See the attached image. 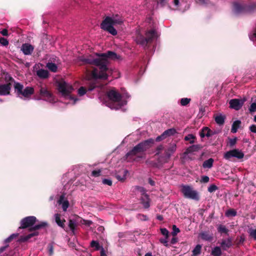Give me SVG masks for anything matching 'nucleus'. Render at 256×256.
I'll list each match as a JSON object with an SVG mask.
<instances>
[{"label":"nucleus","mask_w":256,"mask_h":256,"mask_svg":"<svg viewBox=\"0 0 256 256\" xmlns=\"http://www.w3.org/2000/svg\"><path fill=\"white\" fill-rule=\"evenodd\" d=\"M96 55L98 56L96 58H93L90 56L82 59V61L85 64L94 65L98 68V70L94 68L88 76V90L89 91L92 90L97 86L96 82L97 80L107 79L108 75L106 72L108 70V59L115 60L118 59L120 57V56L112 51H108L105 53L96 54Z\"/></svg>","instance_id":"1"},{"label":"nucleus","mask_w":256,"mask_h":256,"mask_svg":"<svg viewBox=\"0 0 256 256\" xmlns=\"http://www.w3.org/2000/svg\"><path fill=\"white\" fill-rule=\"evenodd\" d=\"M9 82L5 84H0V96H7L10 94L12 84H14V92L18 97L22 98H30L34 94V88L26 86L24 88V85L20 82H16L12 76L8 78Z\"/></svg>","instance_id":"2"},{"label":"nucleus","mask_w":256,"mask_h":256,"mask_svg":"<svg viewBox=\"0 0 256 256\" xmlns=\"http://www.w3.org/2000/svg\"><path fill=\"white\" fill-rule=\"evenodd\" d=\"M38 221L36 218L34 216H26L20 222V226L18 229L28 228V231L32 232L30 234L24 236H22L19 238L18 242H24L33 236H38L39 232L37 231L38 230L44 228L48 226L46 222H40L39 224H35Z\"/></svg>","instance_id":"3"},{"label":"nucleus","mask_w":256,"mask_h":256,"mask_svg":"<svg viewBox=\"0 0 256 256\" xmlns=\"http://www.w3.org/2000/svg\"><path fill=\"white\" fill-rule=\"evenodd\" d=\"M154 143V140L152 138H149L142 142L126 154V158L135 160V158H134V156H136L138 158H142V156L140 154L151 148Z\"/></svg>","instance_id":"4"},{"label":"nucleus","mask_w":256,"mask_h":256,"mask_svg":"<svg viewBox=\"0 0 256 256\" xmlns=\"http://www.w3.org/2000/svg\"><path fill=\"white\" fill-rule=\"evenodd\" d=\"M156 37V31L155 28H153L146 30L144 36L141 34L140 32H137L135 40L138 44L146 48L148 45L151 44Z\"/></svg>","instance_id":"5"},{"label":"nucleus","mask_w":256,"mask_h":256,"mask_svg":"<svg viewBox=\"0 0 256 256\" xmlns=\"http://www.w3.org/2000/svg\"><path fill=\"white\" fill-rule=\"evenodd\" d=\"M107 96L108 99L112 102V106H110L111 108L118 110L126 104L127 102L122 100V94L114 88L107 92Z\"/></svg>","instance_id":"6"},{"label":"nucleus","mask_w":256,"mask_h":256,"mask_svg":"<svg viewBox=\"0 0 256 256\" xmlns=\"http://www.w3.org/2000/svg\"><path fill=\"white\" fill-rule=\"evenodd\" d=\"M118 22V20H115V21L114 22L112 20V17L107 16L102 21L100 26L102 30L108 32L113 36H116L118 32L116 30L114 27V23Z\"/></svg>","instance_id":"7"},{"label":"nucleus","mask_w":256,"mask_h":256,"mask_svg":"<svg viewBox=\"0 0 256 256\" xmlns=\"http://www.w3.org/2000/svg\"><path fill=\"white\" fill-rule=\"evenodd\" d=\"M182 192L186 198L194 200H198L199 196L198 192L194 190L190 186H184L182 188Z\"/></svg>","instance_id":"8"},{"label":"nucleus","mask_w":256,"mask_h":256,"mask_svg":"<svg viewBox=\"0 0 256 256\" xmlns=\"http://www.w3.org/2000/svg\"><path fill=\"white\" fill-rule=\"evenodd\" d=\"M58 90L64 96H68L73 90L72 86L64 81H61L58 83Z\"/></svg>","instance_id":"9"},{"label":"nucleus","mask_w":256,"mask_h":256,"mask_svg":"<svg viewBox=\"0 0 256 256\" xmlns=\"http://www.w3.org/2000/svg\"><path fill=\"white\" fill-rule=\"evenodd\" d=\"M39 94L40 98H38V100L42 99L50 102L54 101L52 94L48 90L46 86H40Z\"/></svg>","instance_id":"10"},{"label":"nucleus","mask_w":256,"mask_h":256,"mask_svg":"<svg viewBox=\"0 0 256 256\" xmlns=\"http://www.w3.org/2000/svg\"><path fill=\"white\" fill-rule=\"evenodd\" d=\"M244 101V100L242 99H232L229 102L230 106L235 110H239L242 106Z\"/></svg>","instance_id":"11"},{"label":"nucleus","mask_w":256,"mask_h":256,"mask_svg":"<svg viewBox=\"0 0 256 256\" xmlns=\"http://www.w3.org/2000/svg\"><path fill=\"white\" fill-rule=\"evenodd\" d=\"M216 134V132L212 130L210 128L206 126L204 127L200 131V136L202 138H204V136L209 138Z\"/></svg>","instance_id":"12"},{"label":"nucleus","mask_w":256,"mask_h":256,"mask_svg":"<svg viewBox=\"0 0 256 256\" xmlns=\"http://www.w3.org/2000/svg\"><path fill=\"white\" fill-rule=\"evenodd\" d=\"M34 47L29 44H24L21 47V50L25 55H30L32 52Z\"/></svg>","instance_id":"13"},{"label":"nucleus","mask_w":256,"mask_h":256,"mask_svg":"<svg viewBox=\"0 0 256 256\" xmlns=\"http://www.w3.org/2000/svg\"><path fill=\"white\" fill-rule=\"evenodd\" d=\"M234 10L236 14L245 13V4L234 2Z\"/></svg>","instance_id":"14"},{"label":"nucleus","mask_w":256,"mask_h":256,"mask_svg":"<svg viewBox=\"0 0 256 256\" xmlns=\"http://www.w3.org/2000/svg\"><path fill=\"white\" fill-rule=\"evenodd\" d=\"M176 148V144L173 143L170 144L168 148L165 150V156L166 159H168L171 155L174 153Z\"/></svg>","instance_id":"15"},{"label":"nucleus","mask_w":256,"mask_h":256,"mask_svg":"<svg viewBox=\"0 0 256 256\" xmlns=\"http://www.w3.org/2000/svg\"><path fill=\"white\" fill-rule=\"evenodd\" d=\"M202 148V146L200 144H194L188 147L184 152V154H187L193 152H198Z\"/></svg>","instance_id":"16"},{"label":"nucleus","mask_w":256,"mask_h":256,"mask_svg":"<svg viewBox=\"0 0 256 256\" xmlns=\"http://www.w3.org/2000/svg\"><path fill=\"white\" fill-rule=\"evenodd\" d=\"M220 246L223 250H226L232 246V239L230 238H228L227 240H223L220 243Z\"/></svg>","instance_id":"17"},{"label":"nucleus","mask_w":256,"mask_h":256,"mask_svg":"<svg viewBox=\"0 0 256 256\" xmlns=\"http://www.w3.org/2000/svg\"><path fill=\"white\" fill-rule=\"evenodd\" d=\"M150 198L147 194H144L143 196L140 198V202L142 204L144 208H148L150 206Z\"/></svg>","instance_id":"18"},{"label":"nucleus","mask_w":256,"mask_h":256,"mask_svg":"<svg viewBox=\"0 0 256 256\" xmlns=\"http://www.w3.org/2000/svg\"><path fill=\"white\" fill-rule=\"evenodd\" d=\"M200 236L202 240L206 241H211L213 238L212 234L207 231L202 232L200 233Z\"/></svg>","instance_id":"19"},{"label":"nucleus","mask_w":256,"mask_h":256,"mask_svg":"<svg viewBox=\"0 0 256 256\" xmlns=\"http://www.w3.org/2000/svg\"><path fill=\"white\" fill-rule=\"evenodd\" d=\"M55 221L57 224L62 228H64L65 224L64 222L66 220L64 219H60V214H54Z\"/></svg>","instance_id":"20"},{"label":"nucleus","mask_w":256,"mask_h":256,"mask_svg":"<svg viewBox=\"0 0 256 256\" xmlns=\"http://www.w3.org/2000/svg\"><path fill=\"white\" fill-rule=\"evenodd\" d=\"M214 162V160L212 158H210L204 162L202 167L204 168H210L212 167Z\"/></svg>","instance_id":"21"},{"label":"nucleus","mask_w":256,"mask_h":256,"mask_svg":"<svg viewBox=\"0 0 256 256\" xmlns=\"http://www.w3.org/2000/svg\"><path fill=\"white\" fill-rule=\"evenodd\" d=\"M64 196H60V198L58 200V203L59 204H62V208L64 211H66L67 208H68L69 206V202H68L66 200L64 201Z\"/></svg>","instance_id":"22"},{"label":"nucleus","mask_w":256,"mask_h":256,"mask_svg":"<svg viewBox=\"0 0 256 256\" xmlns=\"http://www.w3.org/2000/svg\"><path fill=\"white\" fill-rule=\"evenodd\" d=\"M241 124V121L237 120L234 121L232 126L231 132L232 133H236L237 132L238 128H240Z\"/></svg>","instance_id":"23"},{"label":"nucleus","mask_w":256,"mask_h":256,"mask_svg":"<svg viewBox=\"0 0 256 256\" xmlns=\"http://www.w3.org/2000/svg\"><path fill=\"white\" fill-rule=\"evenodd\" d=\"M37 75L40 78H46L48 76V72L47 70L41 69L37 72Z\"/></svg>","instance_id":"24"},{"label":"nucleus","mask_w":256,"mask_h":256,"mask_svg":"<svg viewBox=\"0 0 256 256\" xmlns=\"http://www.w3.org/2000/svg\"><path fill=\"white\" fill-rule=\"evenodd\" d=\"M226 117L224 116H222V114H220L218 116H216L215 117V121L220 126L222 125L224 123Z\"/></svg>","instance_id":"25"},{"label":"nucleus","mask_w":256,"mask_h":256,"mask_svg":"<svg viewBox=\"0 0 256 256\" xmlns=\"http://www.w3.org/2000/svg\"><path fill=\"white\" fill-rule=\"evenodd\" d=\"M202 246L200 244H197L194 249L192 250V256H198L201 253Z\"/></svg>","instance_id":"26"},{"label":"nucleus","mask_w":256,"mask_h":256,"mask_svg":"<svg viewBox=\"0 0 256 256\" xmlns=\"http://www.w3.org/2000/svg\"><path fill=\"white\" fill-rule=\"evenodd\" d=\"M237 214L236 211L234 208H230L225 212V216L226 217H234Z\"/></svg>","instance_id":"27"},{"label":"nucleus","mask_w":256,"mask_h":256,"mask_svg":"<svg viewBox=\"0 0 256 256\" xmlns=\"http://www.w3.org/2000/svg\"><path fill=\"white\" fill-rule=\"evenodd\" d=\"M256 8L255 4H245V13H250L254 11Z\"/></svg>","instance_id":"28"},{"label":"nucleus","mask_w":256,"mask_h":256,"mask_svg":"<svg viewBox=\"0 0 256 256\" xmlns=\"http://www.w3.org/2000/svg\"><path fill=\"white\" fill-rule=\"evenodd\" d=\"M234 158L241 159L244 157V154L238 149H234Z\"/></svg>","instance_id":"29"},{"label":"nucleus","mask_w":256,"mask_h":256,"mask_svg":"<svg viewBox=\"0 0 256 256\" xmlns=\"http://www.w3.org/2000/svg\"><path fill=\"white\" fill-rule=\"evenodd\" d=\"M68 228L72 230V233L74 234V231L76 229V228L78 226L75 224L74 221L72 220V219H70L68 220Z\"/></svg>","instance_id":"30"},{"label":"nucleus","mask_w":256,"mask_h":256,"mask_svg":"<svg viewBox=\"0 0 256 256\" xmlns=\"http://www.w3.org/2000/svg\"><path fill=\"white\" fill-rule=\"evenodd\" d=\"M163 133L166 137L168 138V136L174 134L176 133V130L174 128H172L165 130Z\"/></svg>","instance_id":"31"},{"label":"nucleus","mask_w":256,"mask_h":256,"mask_svg":"<svg viewBox=\"0 0 256 256\" xmlns=\"http://www.w3.org/2000/svg\"><path fill=\"white\" fill-rule=\"evenodd\" d=\"M234 157V150H230L226 153L224 156V158L226 160H230L231 158Z\"/></svg>","instance_id":"32"},{"label":"nucleus","mask_w":256,"mask_h":256,"mask_svg":"<svg viewBox=\"0 0 256 256\" xmlns=\"http://www.w3.org/2000/svg\"><path fill=\"white\" fill-rule=\"evenodd\" d=\"M212 254L214 256H220L222 255V250L219 246H216L212 251Z\"/></svg>","instance_id":"33"},{"label":"nucleus","mask_w":256,"mask_h":256,"mask_svg":"<svg viewBox=\"0 0 256 256\" xmlns=\"http://www.w3.org/2000/svg\"><path fill=\"white\" fill-rule=\"evenodd\" d=\"M46 67L52 72H56L58 69L57 66L52 62H48Z\"/></svg>","instance_id":"34"},{"label":"nucleus","mask_w":256,"mask_h":256,"mask_svg":"<svg viewBox=\"0 0 256 256\" xmlns=\"http://www.w3.org/2000/svg\"><path fill=\"white\" fill-rule=\"evenodd\" d=\"M18 235H19V234L18 233L13 234H11L9 237H8L4 240V243L5 244H8V243L12 242V240L17 238L18 236Z\"/></svg>","instance_id":"35"},{"label":"nucleus","mask_w":256,"mask_h":256,"mask_svg":"<svg viewBox=\"0 0 256 256\" xmlns=\"http://www.w3.org/2000/svg\"><path fill=\"white\" fill-rule=\"evenodd\" d=\"M112 20L114 22L115 20H116L118 22V23H114V25H117V24H121L122 23V20L120 17V16L118 14H116L115 16H113L112 17Z\"/></svg>","instance_id":"36"},{"label":"nucleus","mask_w":256,"mask_h":256,"mask_svg":"<svg viewBox=\"0 0 256 256\" xmlns=\"http://www.w3.org/2000/svg\"><path fill=\"white\" fill-rule=\"evenodd\" d=\"M90 246L92 248H94V249L96 250H98L101 249L102 246H100L98 242L96 240H92L90 242Z\"/></svg>","instance_id":"37"},{"label":"nucleus","mask_w":256,"mask_h":256,"mask_svg":"<svg viewBox=\"0 0 256 256\" xmlns=\"http://www.w3.org/2000/svg\"><path fill=\"white\" fill-rule=\"evenodd\" d=\"M196 136L192 134H188L184 137V140L186 141L190 140V144H194V140Z\"/></svg>","instance_id":"38"},{"label":"nucleus","mask_w":256,"mask_h":256,"mask_svg":"<svg viewBox=\"0 0 256 256\" xmlns=\"http://www.w3.org/2000/svg\"><path fill=\"white\" fill-rule=\"evenodd\" d=\"M218 230L219 232L227 234L228 232V230L224 225L220 224L218 228Z\"/></svg>","instance_id":"39"},{"label":"nucleus","mask_w":256,"mask_h":256,"mask_svg":"<svg viewBox=\"0 0 256 256\" xmlns=\"http://www.w3.org/2000/svg\"><path fill=\"white\" fill-rule=\"evenodd\" d=\"M172 235L173 236H176L178 232H180V229L176 227V225H172Z\"/></svg>","instance_id":"40"},{"label":"nucleus","mask_w":256,"mask_h":256,"mask_svg":"<svg viewBox=\"0 0 256 256\" xmlns=\"http://www.w3.org/2000/svg\"><path fill=\"white\" fill-rule=\"evenodd\" d=\"M250 236L254 240H256V228L249 230L248 232Z\"/></svg>","instance_id":"41"},{"label":"nucleus","mask_w":256,"mask_h":256,"mask_svg":"<svg viewBox=\"0 0 256 256\" xmlns=\"http://www.w3.org/2000/svg\"><path fill=\"white\" fill-rule=\"evenodd\" d=\"M190 98H182L180 100V104L182 106H186L190 102Z\"/></svg>","instance_id":"42"},{"label":"nucleus","mask_w":256,"mask_h":256,"mask_svg":"<svg viewBox=\"0 0 256 256\" xmlns=\"http://www.w3.org/2000/svg\"><path fill=\"white\" fill-rule=\"evenodd\" d=\"M72 220L74 221L77 226H78L80 224H82L83 219L78 216H75Z\"/></svg>","instance_id":"43"},{"label":"nucleus","mask_w":256,"mask_h":256,"mask_svg":"<svg viewBox=\"0 0 256 256\" xmlns=\"http://www.w3.org/2000/svg\"><path fill=\"white\" fill-rule=\"evenodd\" d=\"M229 142L228 145L230 148H232L236 143L237 138L236 137L234 138H228Z\"/></svg>","instance_id":"44"},{"label":"nucleus","mask_w":256,"mask_h":256,"mask_svg":"<svg viewBox=\"0 0 256 256\" xmlns=\"http://www.w3.org/2000/svg\"><path fill=\"white\" fill-rule=\"evenodd\" d=\"M160 232L162 234L165 236V238H168L169 237V232L166 228H160Z\"/></svg>","instance_id":"45"},{"label":"nucleus","mask_w":256,"mask_h":256,"mask_svg":"<svg viewBox=\"0 0 256 256\" xmlns=\"http://www.w3.org/2000/svg\"><path fill=\"white\" fill-rule=\"evenodd\" d=\"M218 187L213 184H211L208 188V192H215L216 190H218Z\"/></svg>","instance_id":"46"},{"label":"nucleus","mask_w":256,"mask_h":256,"mask_svg":"<svg viewBox=\"0 0 256 256\" xmlns=\"http://www.w3.org/2000/svg\"><path fill=\"white\" fill-rule=\"evenodd\" d=\"M101 170H94L92 172L91 176L94 177H98L101 174Z\"/></svg>","instance_id":"47"},{"label":"nucleus","mask_w":256,"mask_h":256,"mask_svg":"<svg viewBox=\"0 0 256 256\" xmlns=\"http://www.w3.org/2000/svg\"><path fill=\"white\" fill-rule=\"evenodd\" d=\"M86 92V89L84 86H81L78 90V94L80 96H84Z\"/></svg>","instance_id":"48"},{"label":"nucleus","mask_w":256,"mask_h":256,"mask_svg":"<svg viewBox=\"0 0 256 256\" xmlns=\"http://www.w3.org/2000/svg\"><path fill=\"white\" fill-rule=\"evenodd\" d=\"M48 252L50 256L54 254V246L52 244H49L48 246Z\"/></svg>","instance_id":"49"},{"label":"nucleus","mask_w":256,"mask_h":256,"mask_svg":"<svg viewBox=\"0 0 256 256\" xmlns=\"http://www.w3.org/2000/svg\"><path fill=\"white\" fill-rule=\"evenodd\" d=\"M0 43L3 46H7L8 44V41L6 38L1 37L0 38Z\"/></svg>","instance_id":"50"},{"label":"nucleus","mask_w":256,"mask_h":256,"mask_svg":"<svg viewBox=\"0 0 256 256\" xmlns=\"http://www.w3.org/2000/svg\"><path fill=\"white\" fill-rule=\"evenodd\" d=\"M164 149V146L162 144L158 146L156 148V154H155V156H157V155H158L160 152H162V150Z\"/></svg>","instance_id":"51"},{"label":"nucleus","mask_w":256,"mask_h":256,"mask_svg":"<svg viewBox=\"0 0 256 256\" xmlns=\"http://www.w3.org/2000/svg\"><path fill=\"white\" fill-rule=\"evenodd\" d=\"M162 157L160 156L158 159V163H154L153 164V166L160 168L162 166V164H160V159Z\"/></svg>","instance_id":"52"},{"label":"nucleus","mask_w":256,"mask_h":256,"mask_svg":"<svg viewBox=\"0 0 256 256\" xmlns=\"http://www.w3.org/2000/svg\"><path fill=\"white\" fill-rule=\"evenodd\" d=\"M102 182L104 184H106L110 186L112 185V181L110 179L104 178L102 180Z\"/></svg>","instance_id":"53"},{"label":"nucleus","mask_w":256,"mask_h":256,"mask_svg":"<svg viewBox=\"0 0 256 256\" xmlns=\"http://www.w3.org/2000/svg\"><path fill=\"white\" fill-rule=\"evenodd\" d=\"M168 238H160V242L161 244H162L165 246L168 247L169 245L168 244V241L167 240Z\"/></svg>","instance_id":"54"},{"label":"nucleus","mask_w":256,"mask_h":256,"mask_svg":"<svg viewBox=\"0 0 256 256\" xmlns=\"http://www.w3.org/2000/svg\"><path fill=\"white\" fill-rule=\"evenodd\" d=\"M210 178L208 176H204L202 177V179L200 180L201 182L207 183L209 182Z\"/></svg>","instance_id":"55"},{"label":"nucleus","mask_w":256,"mask_h":256,"mask_svg":"<svg viewBox=\"0 0 256 256\" xmlns=\"http://www.w3.org/2000/svg\"><path fill=\"white\" fill-rule=\"evenodd\" d=\"M166 136H164V133H162V134H160V136H158L156 139V142H160L165 138H166Z\"/></svg>","instance_id":"56"},{"label":"nucleus","mask_w":256,"mask_h":256,"mask_svg":"<svg viewBox=\"0 0 256 256\" xmlns=\"http://www.w3.org/2000/svg\"><path fill=\"white\" fill-rule=\"evenodd\" d=\"M157 2L158 4L162 6H164L167 3L166 0H157Z\"/></svg>","instance_id":"57"},{"label":"nucleus","mask_w":256,"mask_h":256,"mask_svg":"<svg viewBox=\"0 0 256 256\" xmlns=\"http://www.w3.org/2000/svg\"><path fill=\"white\" fill-rule=\"evenodd\" d=\"M92 224V220H83L82 224H85L87 226H90Z\"/></svg>","instance_id":"58"},{"label":"nucleus","mask_w":256,"mask_h":256,"mask_svg":"<svg viewBox=\"0 0 256 256\" xmlns=\"http://www.w3.org/2000/svg\"><path fill=\"white\" fill-rule=\"evenodd\" d=\"M249 128L252 132L256 133V125L252 124L250 126Z\"/></svg>","instance_id":"59"},{"label":"nucleus","mask_w":256,"mask_h":256,"mask_svg":"<svg viewBox=\"0 0 256 256\" xmlns=\"http://www.w3.org/2000/svg\"><path fill=\"white\" fill-rule=\"evenodd\" d=\"M0 32L4 36H8V30L6 28L3 29Z\"/></svg>","instance_id":"60"},{"label":"nucleus","mask_w":256,"mask_h":256,"mask_svg":"<svg viewBox=\"0 0 256 256\" xmlns=\"http://www.w3.org/2000/svg\"><path fill=\"white\" fill-rule=\"evenodd\" d=\"M8 246V244H6L4 246L1 247L0 248V254H2L3 252H4Z\"/></svg>","instance_id":"61"},{"label":"nucleus","mask_w":256,"mask_h":256,"mask_svg":"<svg viewBox=\"0 0 256 256\" xmlns=\"http://www.w3.org/2000/svg\"><path fill=\"white\" fill-rule=\"evenodd\" d=\"M178 242V238L176 236H173L170 240V244H176Z\"/></svg>","instance_id":"62"},{"label":"nucleus","mask_w":256,"mask_h":256,"mask_svg":"<svg viewBox=\"0 0 256 256\" xmlns=\"http://www.w3.org/2000/svg\"><path fill=\"white\" fill-rule=\"evenodd\" d=\"M97 230L98 232H103L104 230V228L103 226H99Z\"/></svg>","instance_id":"63"},{"label":"nucleus","mask_w":256,"mask_h":256,"mask_svg":"<svg viewBox=\"0 0 256 256\" xmlns=\"http://www.w3.org/2000/svg\"><path fill=\"white\" fill-rule=\"evenodd\" d=\"M100 256H107L103 247H102L100 249Z\"/></svg>","instance_id":"64"}]
</instances>
